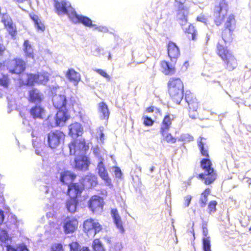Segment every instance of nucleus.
Listing matches in <instances>:
<instances>
[{
  "instance_id": "de8ad7c7",
  "label": "nucleus",
  "mask_w": 251,
  "mask_h": 251,
  "mask_svg": "<svg viewBox=\"0 0 251 251\" xmlns=\"http://www.w3.org/2000/svg\"><path fill=\"white\" fill-rule=\"evenodd\" d=\"M6 50L5 46L3 44L0 43V61L3 59Z\"/></svg>"
},
{
  "instance_id": "f3484780",
  "label": "nucleus",
  "mask_w": 251,
  "mask_h": 251,
  "mask_svg": "<svg viewBox=\"0 0 251 251\" xmlns=\"http://www.w3.org/2000/svg\"><path fill=\"white\" fill-rule=\"evenodd\" d=\"M97 170L99 175L104 180L105 184L107 186L111 187L112 186L111 180L109 177L108 172L104 165L103 158H101L100 161L98 163Z\"/></svg>"
},
{
  "instance_id": "a18cd8bd",
  "label": "nucleus",
  "mask_w": 251,
  "mask_h": 251,
  "mask_svg": "<svg viewBox=\"0 0 251 251\" xmlns=\"http://www.w3.org/2000/svg\"><path fill=\"white\" fill-rule=\"evenodd\" d=\"M114 222L117 226V227L121 230L124 231V227L123 226L122 222L121 219V217H118L115 219H114Z\"/></svg>"
},
{
  "instance_id": "bb28decb",
  "label": "nucleus",
  "mask_w": 251,
  "mask_h": 251,
  "mask_svg": "<svg viewBox=\"0 0 251 251\" xmlns=\"http://www.w3.org/2000/svg\"><path fill=\"white\" fill-rule=\"evenodd\" d=\"M98 111L101 119L106 120L108 119L110 111L107 105L104 102L101 101L99 103Z\"/></svg>"
},
{
  "instance_id": "7c9ffc66",
  "label": "nucleus",
  "mask_w": 251,
  "mask_h": 251,
  "mask_svg": "<svg viewBox=\"0 0 251 251\" xmlns=\"http://www.w3.org/2000/svg\"><path fill=\"white\" fill-rule=\"evenodd\" d=\"M29 17L33 21L35 26L37 30L41 31H44L45 30V25L37 15L30 14L29 15Z\"/></svg>"
},
{
  "instance_id": "6e6552de",
  "label": "nucleus",
  "mask_w": 251,
  "mask_h": 251,
  "mask_svg": "<svg viewBox=\"0 0 251 251\" xmlns=\"http://www.w3.org/2000/svg\"><path fill=\"white\" fill-rule=\"evenodd\" d=\"M103 229L102 225L96 220L89 218L83 224V231L88 236H94Z\"/></svg>"
},
{
  "instance_id": "052dcab7",
  "label": "nucleus",
  "mask_w": 251,
  "mask_h": 251,
  "mask_svg": "<svg viewBox=\"0 0 251 251\" xmlns=\"http://www.w3.org/2000/svg\"><path fill=\"white\" fill-rule=\"evenodd\" d=\"M104 134H103L102 132H101V133H100V140H101V141H102V142H103V140H104Z\"/></svg>"
},
{
  "instance_id": "f8f14e48",
  "label": "nucleus",
  "mask_w": 251,
  "mask_h": 251,
  "mask_svg": "<svg viewBox=\"0 0 251 251\" xmlns=\"http://www.w3.org/2000/svg\"><path fill=\"white\" fill-rule=\"evenodd\" d=\"M84 189L85 185L83 183H73L68 186L66 194L69 198L79 199Z\"/></svg>"
},
{
  "instance_id": "680f3d73",
  "label": "nucleus",
  "mask_w": 251,
  "mask_h": 251,
  "mask_svg": "<svg viewBox=\"0 0 251 251\" xmlns=\"http://www.w3.org/2000/svg\"><path fill=\"white\" fill-rule=\"evenodd\" d=\"M90 179H92L93 180L96 179V178L95 177V176H90Z\"/></svg>"
},
{
  "instance_id": "8fccbe9b",
  "label": "nucleus",
  "mask_w": 251,
  "mask_h": 251,
  "mask_svg": "<svg viewBox=\"0 0 251 251\" xmlns=\"http://www.w3.org/2000/svg\"><path fill=\"white\" fill-rule=\"evenodd\" d=\"M210 189L209 188H205L204 191L201 193V196L208 199V196L210 194Z\"/></svg>"
},
{
  "instance_id": "f704fd0d",
  "label": "nucleus",
  "mask_w": 251,
  "mask_h": 251,
  "mask_svg": "<svg viewBox=\"0 0 251 251\" xmlns=\"http://www.w3.org/2000/svg\"><path fill=\"white\" fill-rule=\"evenodd\" d=\"M92 248L94 251H105L101 242L98 238H96L93 240Z\"/></svg>"
},
{
  "instance_id": "37998d69",
  "label": "nucleus",
  "mask_w": 251,
  "mask_h": 251,
  "mask_svg": "<svg viewBox=\"0 0 251 251\" xmlns=\"http://www.w3.org/2000/svg\"><path fill=\"white\" fill-rule=\"evenodd\" d=\"M164 140L169 143H175L176 139L174 137L171 133H168L166 135L163 136Z\"/></svg>"
},
{
  "instance_id": "0e129e2a",
  "label": "nucleus",
  "mask_w": 251,
  "mask_h": 251,
  "mask_svg": "<svg viewBox=\"0 0 251 251\" xmlns=\"http://www.w3.org/2000/svg\"><path fill=\"white\" fill-rule=\"evenodd\" d=\"M84 179H85V178H82V180H84Z\"/></svg>"
},
{
  "instance_id": "2f4dec72",
  "label": "nucleus",
  "mask_w": 251,
  "mask_h": 251,
  "mask_svg": "<svg viewBox=\"0 0 251 251\" xmlns=\"http://www.w3.org/2000/svg\"><path fill=\"white\" fill-rule=\"evenodd\" d=\"M185 34L189 40L195 41L197 39L198 31L195 26L191 24L186 29Z\"/></svg>"
},
{
  "instance_id": "dca6fc26",
  "label": "nucleus",
  "mask_w": 251,
  "mask_h": 251,
  "mask_svg": "<svg viewBox=\"0 0 251 251\" xmlns=\"http://www.w3.org/2000/svg\"><path fill=\"white\" fill-rule=\"evenodd\" d=\"M90 164L89 157L85 155L80 154L75 159V168L80 171H87Z\"/></svg>"
},
{
  "instance_id": "20e7f679",
  "label": "nucleus",
  "mask_w": 251,
  "mask_h": 251,
  "mask_svg": "<svg viewBox=\"0 0 251 251\" xmlns=\"http://www.w3.org/2000/svg\"><path fill=\"white\" fill-rule=\"evenodd\" d=\"M167 92L176 104H179L183 98L184 84L179 77H171L167 82Z\"/></svg>"
},
{
  "instance_id": "ddd939ff",
  "label": "nucleus",
  "mask_w": 251,
  "mask_h": 251,
  "mask_svg": "<svg viewBox=\"0 0 251 251\" xmlns=\"http://www.w3.org/2000/svg\"><path fill=\"white\" fill-rule=\"evenodd\" d=\"M27 100L30 103L41 104L44 101L43 93L36 88H32L28 91Z\"/></svg>"
},
{
  "instance_id": "cd10ccee",
  "label": "nucleus",
  "mask_w": 251,
  "mask_h": 251,
  "mask_svg": "<svg viewBox=\"0 0 251 251\" xmlns=\"http://www.w3.org/2000/svg\"><path fill=\"white\" fill-rule=\"evenodd\" d=\"M66 76L71 82L77 83L81 79L80 74L74 69H69L66 73Z\"/></svg>"
},
{
  "instance_id": "a878e982",
  "label": "nucleus",
  "mask_w": 251,
  "mask_h": 251,
  "mask_svg": "<svg viewBox=\"0 0 251 251\" xmlns=\"http://www.w3.org/2000/svg\"><path fill=\"white\" fill-rule=\"evenodd\" d=\"M79 200L74 198H69L66 201V207L70 213L76 211Z\"/></svg>"
},
{
  "instance_id": "864d4df0",
  "label": "nucleus",
  "mask_w": 251,
  "mask_h": 251,
  "mask_svg": "<svg viewBox=\"0 0 251 251\" xmlns=\"http://www.w3.org/2000/svg\"><path fill=\"white\" fill-rule=\"evenodd\" d=\"M114 173L116 177L118 178H121L122 176V173L121 169L119 167H115Z\"/></svg>"
},
{
  "instance_id": "6e6d98bb",
  "label": "nucleus",
  "mask_w": 251,
  "mask_h": 251,
  "mask_svg": "<svg viewBox=\"0 0 251 251\" xmlns=\"http://www.w3.org/2000/svg\"><path fill=\"white\" fill-rule=\"evenodd\" d=\"M3 211L0 209V224H1L4 220Z\"/></svg>"
},
{
  "instance_id": "3c124183",
  "label": "nucleus",
  "mask_w": 251,
  "mask_h": 251,
  "mask_svg": "<svg viewBox=\"0 0 251 251\" xmlns=\"http://www.w3.org/2000/svg\"><path fill=\"white\" fill-rule=\"evenodd\" d=\"M156 110L158 112H160V110L159 108H155L153 106H150L148 107H147L145 111L146 113H153L154 111V110Z\"/></svg>"
},
{
  "instance_id": "603ef678",
  "label": "nucleus",
  "mask_w": 251,
  "mask_h": 251,
  "mask_svg": "<svg viewBox=\"0 0 251 251\" xmlns=\"http://www.w3.org/2000/svg\"><path fill=\"white\" fill-rule=\"evenodd\" d=\"M207 201H208V199H206V198H203L201 196L200 201H199V202H200L201 207H205L207 204Z\"/></svg>"
},
{
  "instance_id": "423d86ee",
  "label": "nucleus",
  "mask_w": 251,
  "mask_h": 251,
  "mask_svg": "<svg viewBox=\"0 0 251 251\" xmlns=\"http://www.w3.org/2000/svg\"><path fill=\"white\" fill-rule=\"evenodd\" d=\"M27 64L25 60L20 57L9 59L6 63V69L11 74L20 75L25 71Z\"/></svg>"
},
{
  "instance_id": "ea45409f",
  "label": "nucleus",
  "mask_w": 251,
  "mask_h": 251,
  "mask_svg": "<svg viewBox=\"0 0 251 251\" xmlns=\"http://www.w3.org/2000/svg\"><path fill=\"white\" fill-rule=\"evenodd\" d=\"M70 251H80L81 249L80 246L76 241H73L69 244Z\"/></svg>"
},
{
  "instance_id": "f257e3e1",
  "label": "nucleus",
  "mask_w": 251,
  "mask_h": 251,
  "mask_svg": "<svg viewBox=\"0 0 251 251\" xmlns=\"http://www.w3.org/2000/svg\"><path fill=\"white\" fill-rule=\"evenodd\" d=\"M229 5L227 0H220L213 9L215 24L218 26L224 25L222 37L225 43L232 41L233 32L236 29L237 24L234 14L227 15Z\"/></svg>"
},
{
  "instance_id": "09e8293b",
  "label": "nucleus",
  "mask_w": 251,
  "mask_h": 251,
  "mask_svg": "<svg viewBox=\"0 0 251 251\" xmlns=\"http://www.w3.org/2000/svg\"><path fill=\"white\" fill-rule=\"evenodd\" d=\"M192 196L190 195H187L184 198V206L185 207H188L191 201Z\"/></svg>"
},
{
  "instance_id": "c03bdc74",
  "label": "nucleus",
  "mask_w": 251,
  "mask_h": 251,
  "mask_svg": "<svg viewBox=\"0 0 251 251\" xmlns=\"http://www.w3.org/2000/svg\"><path fill=\"white\" fill-rule=\"evenodd\" d=\"M50 251H64L61 243H55L51 245Z\"/></svg>"
},
{
  "instance_id": "e433bc0d",
  "label": "nucleus",
  "mask_w": 251,
  "mask_h": 251,
  "mask_svg": "<svg viewBox=\"0 0 251 251\" xmlns=\"http://www.w3.org/2000/svg\"><path fill=\"white\" fill-rule=\"evenodd\" d=\"M10 81L8 75L3 74L0 77V85L4 88H7L10 83Z\"/></svg>"
},
{
  "instance_id": "f03ea898",
  "label": "nucleus",
  "mask_w": 251,
  "mask_h": 251,
  "mask_svg": "<svg viewBox=\"0 0 251 251\" xmlns=\"http://www.w3.org/2000/svg\"><path fill=\"white\" fill-rule=\"evenodd\" d=\"M53 105L58 111L55 115V122L57 126H63L70 118L66 109L67 100L64 95H55L52 98Z\"/></svg>"
},
{
  "instance_id": "a211bd4d",
  "label": "nucleus",
  "mask_w": 251,
  "mask_h": 251,
  "mask_svg": "<svg viewBox=\"0 0 251 251\" xmlns=\"http://www.w3.org/2000/svg\"><path fill=\"white\" fill-rule=\"evenodd\" d=\"M29 113L34 119H42L46 114V110L40 104H36L29 109Z\"/></svg>"
},
{
  "instance_id": "4468645a",
  "label": "nucleus",
  "mask_w": 251,
  "mask_h": 251,
  "mask_svg": "<svg viewBox=\"0 0 251 251\" xmlns=\"http://www.w3.org/2000/svg\"><path fill=\"white\" fill-rule=\"evenodd\" d=\"M103 205V199L98 195L92 196L88 202V207L93 213L101 212Z\"/></svg>"
},
{
  "instance_id": "7ed1b4c3",
  "label": "nucleus",
  "mask_w": 251,
  "mask_h": 251,
  "mask_svg": "<svg viewBox=\"0 0 251 251\" xmlns=\"http://www.w3.org/2000/svg\"><path fill=\"white\" fill-rule=\"evenodd\" d=\"M216 53L221 59L225 68L232 71L238 66V61L234 53L219 42L216 46Z\"/></svg>"
},
{
  "instance_id": "4c0bfd02",
  "label": "nucleus",
  "mask_w": 251,
  "mask_h": 251,
  "mask_svg": "<svg viewBox=\"0 0 251 251\" xmlns=\"http://www.w3.org/2000/svg\"><path fill=\"white\" fill-rule=\"evenodd\" d=\"M202 248L203 251H211L209 237L204 238L202 239Z\"/></svg>"
},
{
  "instance_id": "c756f323",
  "label": "nucleus",
  "mask_w": 251,
  "mask_h": 251,
  "mask_svg": "<svg viewBox=\"0 0 251 251\" xmlns=\"http://www.w3.org/2000/svg\"><path fill=\"white\" fill-rule=\"evenodd\" d=\"M5 28L8 33L12 37H15L17 34V29L16 25L13 24L11 20H4L3 22Z\"/></svg>"
},
{
  "instance_id": "4be33fe9",
  "label": "nucleus",
  "mask_w": 251,
  "mask_h": 251,
  "mask_svg": "<svg viewBox=\"0 0 251 251\" xmlns=\"http://www.w3.org/2000/svg\"><path fill=\"white\" fill-rule=\"evenodd\" d=\"M172 121L171 115L167 113L162 120L160 128V132L162 136H164V134L170 128Z\"/></svg>"
},
{
  "instance_id": "4d7b16f0",
  "label": "nucleus",
  "mask_w": 251,
  "mask_h": 251,
  "mask_svg": "<svg viewBox=\"0 0 251 251\" xmlns=\"http://www.w3.org/2000/svg\"><path fill=\"white\" fill-rule=\"evenodd\" d=\"M6 247L7 251H16V250L14 248L9 245H7Z\"/></svg>"
},
{
  "instance_id": "2eb2a0df",
  "label": "nucleus",
  "mask_w": 251,
  "mask_h": 251,
  "mask_svg": "<svg viewBox=\"0 0 251 251\" xmlns=\"http://www.w3.org/2000/svg\"><path fill=\"white\" fill-rule=\"evenodd\" d=\"M78 222L75 218L66 217L63 222V227L66 234L73 233L77 229Z\"/></svg>"
},
{
  "instance_id": "79ce46f5",
  "label": "nucleus",
  "mask_w": 251,
  "mask_h": 251,
  "mask_svg": "<svg viewBox=\"0 0 251 251\" xmlns=\"http://www.w3.org/2000/svg\"><path fill=\"white\" fill-rule=\"evenodd\" d=\"M143 119L144 125L147 126H152L154 123V121L151 118L147 116H143Z\"/></svg>"
},
{
  "instance_id": "72a5a7b5",
  "label": "nucleus",
  "mask_w": 251,
  "mask_h": 251,
  "mask_svg": "<svg viewBox=\"0 0 251 251\" xmlns=\"http://www.w3.org/2000/svg\"><path fill=\"white\" fill-rule=\"evenodd\" d=\"M26 78L24 84L28 86H32L36 83V74L26 73Z\"/></svg>"
},
{
  "instance_id": "0eeeda50",
  "label": "nucleus",
  "mask_w": 251,
  "mask_h": 251,
  "mask_svg": "<svg viewBox=\"0 0 251 251\" xmlns=\"http://www.w3.org/2000/svg\"><path fill=\"white\" fill-rule=\"evenodd\" d=\"M66 135L60 130H54L47 135V145L52 149H56L64 144Z\"/></svg>"
},
{
  "instance_id": "c9c22d12",
  "label": "nucleus",
  "mask_w": 251,
  "mask_h": 251,
  "mask_svg": "<svg viewBox=\"0 0 251 251\" xmlns=\"http://www.w3.org/2000/svg\"><path fill=\"white\" fill-rule=\"evenodd\" d=\"M177 16H178V20L181 25H183L187 24V12L182 11L179 10Z\"/></svg>"
},
{
  "instance_id": "49530a36",
  "label": "nucleus",
  "mask_w": 251,
  "mask_h": 251,
  "mask_svg": "<svg viewBox=\"0 0 251 251\" xmlns=\"http://www.w3.org/2000/svg\"><path fill=\"white\" fill-rule=\"evenodd\" d=\"M96 72L98 73L99 75L103 76V77L106 78L107 80H109L111 79L110 76L106 73L105 71L102 69H96L95 70Z\"/></svg>"
},
{
  "instance_id": "e2e57ef3",
  "label": "nucleus",
  "mask_w": 251,
  "mask_h": 251,
  "mask_svg": "<svg viewBox=\"0 0 251 251\" xmlns=\"http://www.w3.org/2000/svg\"><path fill=\"white\" fill-rule=\"evenodd\" d=\"M154 169H155V167H153V166H152V167L150 168V172H152L154 171Z\"/></svg>"
},
{
  "instance_id": "13d9d810",
  "label": "nucleus",
  "mask_w": 251,
  "mask_h": 251,
  "mask_svg": "<svg viewBox=\"0 0 251 251\" xmlns=\"http://www.w3.org/2000/svg\"><path fill=\"white\" fill-rule=\"evenodd\" d=\"M19 251H28L25 246L23 245L19 247Z\"/></svg>"
},
{
  "instance_id": "9d476101",
  "label": "nucleus",
  "mask_w": 251,
  "mask_h": 251,
  "mask_svg": "<svg viewBox=\"0 0 251 251\" xmlns=\"http://www.w3.org/2000/svg\"><path fill=\"white\" fill-rule=\"evenodd\" d=\"M54 6L55 12L58 15L66 14L71 20L75 12L71 4L66 0L56 1Z\"/></svg>"
},
{
  "instance_id": "bf43d9fd",
  "label": "nucleus",
  "mask_w": 251,
  "mask_h": 251,
  "mask_svg": "<svg viewBox=\"0 0 251 251\" xmlns=\"http://www.w3.org/2000/svg\"><path fill=\"white\" fill-rule=\"evenodd\" d=\"M80 251H91L88 247L83 246L82 247Z\"/></svg>"
},
{
  "instance_id": "aec40b11",
  "label": "nucleus",
  "mask_w": 251,
  "mask_h": 251,
  "mask_svg": "<svg viewBox=\"0 0 251 251\" xmlns=\"http://www.w3.org/2000/svg\"><path fill=\"white\" fill-rule=\"evenodd\" d=\"M76 177L75 174L70 171L65 170L60 173L59 180L62 184L68 186L73 183Z\"/></svg>"
},
{
  "instance_id": "5701e85b",
  "label": "nucleus",
  "mask_w": 251,
  "mask_h": 251,
  "mask_svg": "<svg viewBox=\"0 0 251 251\" xmlns=\"http://www.w3.org/2000/svg\"><path fill=\"white\" fill-rule=\"evenodd\" d=\"M73 17L71 20L75 24L81 23L84 25L88 27L93 26L92 20L87 17L79 16L76 14V12H75Z\"/></svg>"
},
{
  "instance_id": "5fc2aeb1",
  "label": "nucleus",
  "mask_w": 251,
  "mask_h": 251,
  "mask_svg": "<svg viewBox=\"0 0 251 251\" xmlns=\"http://www.w3.org/2000/svg\"><path fill=\"white\" fill-rule=\"evenodd\" d=\"M111 214L113 219H115L120 217V216L118 214V210L116 209H112L111 210Z\"/></svg>"
},
{
  "instance_id": "58836bf2",
  "label": "nucleus",
  "mask_w": 251,
  "mask_h": 251,
  "mask_svg": "<svg viewBox=\"0 0 251 251\" xmlns=\"http://www.w3.org/2000/svg\"><path fill=\"white\" fill-rule=\"evenodd\" d=\"M217 202L216 201H211L208 204V213L211 214L216 212L217 205Z\"/></svg>"
},
{
  "instance_id": "1a4fd4ad",
  "label": "nucleus",
  "mask_w": 251,
  "mask_h": 251,
  "mask_svg": "<svg viewBox=\"0 0 251 251\" xmlns=\"http://www.w3.org/2000/svg\"><path fill=\"white\" fill-rule=\"evenodd\" d=\"M70 154L79 155L89 150V146L84 139H74L68 144Z\"/></svg>"
},
{
  "instance_id": "b1692460",
  "label": "nucleus",
  "mask_w": 251,
  "mask_h": 251,
  "mask_svg": "<svg viewBox=\"0 0 251 251\" xmlns=\"http://www.w3.org/2000/svg\"><path fill=\"white\" fill-rule=\"evenodd\" d=\"M69 133L72 137L81 136L83 133V128L79 123H73L69 126Z\"/></svg>"
},
{
  "instance_id": "393cba45",
  "label": "nucleus",
  "mask_w": 251,
  "mask_h": 251,
  "mask_svg": "<svg viewBox=\"0 0 251 251\" xmlns=\"http://www.w3.org/2000/svg\"><path fill=\"white\" fill-rule=\"evenodd\" d=\"M160 66L162 69V73L165 75H172L176 72V68L174 65L165 60H162L160 62Z\"/></svg>"
},
{
  "instance_id": "9b49d317",
  "label": "nucleus",
  "mask_w": 251,
  "mask_h": 251,
  "mask_svg": "<svg viewBox=\"0 0 251 251\" xmlns=\"http://www.w3.org/2000/svg\"><path fill=\"white\" fill-rule=\"evenodd\" d=\"M185 100L188 106L189 117L192 119H195L198 116V109L200 104L195 96L192 93L186 94Z\"/></svg>"
},
{
  "instance_id": "412c9836",
  "label": "nucleus",
  "mask_w": 251,
  "mask_h": 251,
  "mask_svg": "<svg viewBox=\"0 0 251 251\" xmlns=\"http://www.w3.org/2000/svg\"><path fill=\"white\" fill-rule=\"evenodd\" d=\"M197 145L201 156L204 158L210 157L209 146L206 139L200 137L197 140Z\"/></svg>"
},
{
  "instance_id": "473e14b6",
  "label": "nucleus",
  "mask_w": 251,
  "mask_h": 251,
  "mask_svg": "<svg viewBox=\"0 0 251 251\" xmlns=\"http://www.w3.org/2000/svg\"><path fill=\"white\" fill-rule=\"evenodd\" d=\"M37 81L38 84H45L49 80V74L47 72L36 74Z\"/></svg>"
},
{
  "instance_id": "c85d7f7f",
  "label": "nucleus",
  "mask_w": 251,
  "mask_h": 251,
  "mask_svg": "<svg viewBox=\"0 0 251 251\" xmlns=\"http://www.w3.org/2000/svg\"><path fill=\"white\" fill-rule=\"evenodd\" d=\"M24 51L25 53V56L26 58L34 59V54L32 46L28 40H25L24 44Z\"/></svg>"
},
{
  "instance_id": "6ab92c4d",
  "label": "nucleus",
  "mask_w": 251,
  "mask_h": 251,
  "mask_svg": "<svg viewBox=\"0 0 251 251\" xmlns=\"http://www.w3.org/2000/svg\"><path fill=\"white\" fill-rule=\"evenodd\" d=\"M168 55L172 61L177 59L180 56V50L176 43L169 41L167 46Z\"/></svg>"
},
{
  "instance_id": "39448f33",
  "label": "nucleus",
  "mask_w": 251,
  "mask_h": 251,
  "mask_svg": "<svg viewBox=\"0 0 251 251\" xmlns=\"http://www.w3.org/2000/svg\"><path fill=\"white\" fill-rule=\"evenodd\" d=\"M201 168L204 173L199 174L197 177L203 180L206 185L213 183L217 178V174L213 167V164L210 157L203 158L200 161Z\"/></svg>"
},
{
  "instance_id": "a19ab883",
  "label": "nucleus",
  "mask_w": 251,
  "mask_h": 251,
  "mask_svg": "<svg viewBox=\"0 0 251 251\" xmlns=\"http://www.w3.org/2000/svg\"><path fill=\"white\" fill-rule=\"evenodd\" d=\"M10 239L8 236L7 231L5 230H2L0 232V240L2 242L6 243Z\"/></svg>"
}]
</instances>
